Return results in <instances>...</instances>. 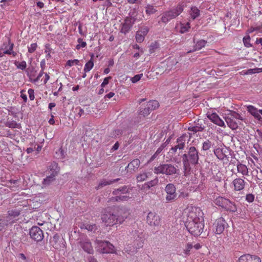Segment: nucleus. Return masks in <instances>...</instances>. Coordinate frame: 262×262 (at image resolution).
<instances>
[{
    "mask_svg": "<svg viewBox=\"0 0 262 262\" xmlns=\"http://www.w3.org/2000/svg\"><path fill=\"white\" fill-rule=\"evenodd\" d=\"M187 220L186 227L188 231L194 236L200 235L204 227L203 212L200 208H191Z\"/></svg>",
    "mask_w": 262,
    "mask_h": 262,
    "instance_id": "nucleus-1",
    "label": "nucleus"
},
{
    "mask_svg": "<svg viewBox=\"0 0 262 262\" xmlns=\"http://www.w3.org/2000/svg\"><path fill=\"white\" fill-rule=\"evenodd\" d=\"M113 196L110 198L108 201V202H120L127 201L129 199L133 197L129 195L128 188L127 186H123L115 189L112 193Z\"/></svg>",
    "mask_w": 262,
    "mask_h": 262,
    "instance_id": "nucleus-2",
    "label": "nucleus"
},
{
    "mask_svg": "<svg viewBox=\"0 0 262 262\" xmlns=\"http://www.w3.org/2000/svg\"><path fill=\"white\" fill-rule=\"evenodd\" d=\"M183 163L186 169H187L189 164L195 165L198 163L199 160L198 151L193 147L191 146L188 150L187 154L183 155Z\"/></svg>",
    "mask_w": 262,
    "mask_h": 262,
    "instance_id": "nucleus-3",
    "label": "nucleus"
},
{
    "mask_svg": "<svg viewBox=\"0 0 262 262\" xmlns=\"http://www.w3.org/2000/svg\"><path fill=\"white\" fill-rule=\"evenodd\" d=\"M133 237L134 239V250L133 251L126 250L128 253L130 254L137 252L138 249L142 248L143 246L144 242L145 240V234L141 230H135L133 231Z\"/></svg>",
    "mask_w": 262,
    "mask_h": 262,
    "instance_id": "nucleus-4",
    "label": "nucleus"
},
{
    "mask_svg": "<svg viewBox=\"0 0 262 262\" xmlns=\"http://www.w3.org/2000/svg\"><path fill=\"white\" fill-rule=\"evenodd\" d=\"M183 11V6L181 5H178L176 8L164 12L161 17V21L163 23H166L179 15Z\"/></svg>",
    "mask_w": 262,
    "mask_h": 262,
    "instance_id": "nucleus-5",
    "label": "nucleus"
},
{
    "mask_svg": "<svg viewBox=\"0 0 262 262\" xmlns=\"http://www.w3.org/2000/svg\"><path fill=\"white\" fill-rule=\"evenodd\" d=\"M96 248L102 253H115L116 249L114 246L108 241H96Z\"/></svg>",
    "mask_w": 262,
    "mask_h": 262,
    "instance_id": "nucleus-6",
    "label": "nucleus"
},
{
    "mask_svg": "<svg viewBox=\"0 0 262 262\" xmlns=\"http://www.w3.org/2000/svg\"><path fill=\"white\" fill-rule=\"evenodd\" d=\"M177 168L170 164H160L154 168V172L156 174H165L166 175H172L176 173Z\"/></svg>",
    "mask_w": 262,
    "mask_h": 262,
    "instance_id": "nucleus-7",
    "label": "nucleus"
},
{
    "mask_svg": "<svg viewBox=\"0 0 262 262\" xmlns=\"http://www.w3.org/2000/svg\"><path fill=\"white\" fill-rule=\"evenodd\" d=\"M117 217L116 214L107 211H105L101 215L102 222L106 226H112L118 224V222H117Z\"/></svg>",
    "mask_w": 262,
    "mask_h": 262,
    "instance_id": "nucleus-8",
    "label": "nucleus"
},
{
    "mask_svg": "<svg viewBox=\"0 0 262 262\" xmlns=\"http://www.w3.org/2000/svg\"><path fill=\"white\" fill-rule=\"evenodd\" d=\"M165 190L166 193V201L171 202L176 199L177 196L176 188L173 184L171 183L167 184L165 187Z\"/></svg>",
    "mask_w": 262,
    "mask_h": 262,
    "instance_id": "nucleus-9",
    "label": "nucleus"
},
{
    "mask_svg": "<svg viewBox=\"0 0 262 262\" xmlns=\"http://www.w3.org/2000/svg\"><path fill=\"white\" fill-rule=\"evenodd\" d=\"M79 244L82 249L89 254H93L94 250L90 241L85 236L80 237Z\"/></svg>",
    "mask_w": 262,
    "mask_h": 262,
    "instance_id": "nucleus-10",
    "label": "nucleus"
},
{
    "mask_svg": "<svg viewBox=\"0 0 262 262\" xmlns=\"http://www.w3.org/2000/svg\"><path fill=\"white\" fill-rule=\"evenodd\" d=\"M30 235L34 241H41L43 238V231L37 226H33L30 230Z\"/></svg>",
    "mask_w": 262,
    "mask_h": 262,
    "instance_id": "nucleus-11",
    "label": "nucleus"
},
{
    "mask_svg": "<svg viewBox=\"0 0 262 262\" xmlns=\"http://www.w3.org/2000/svg\"><path fill=\"white\" fill-rule=\"evenodd\" d=\"M147 222L150 226H158L161 223V218L155 212H150L147 216Z\"/></svg>",
    "mask_w": 262,
    "mask_h": 262,
    "instance_id": "nucleus-12",
    "label": "nucleus"
},
{
    "mask_svg": "<svg viewBox=\"0 0 262 262\" xmlns=\"http://www.w3.org/2000/svg\"><path fill=\"white\" fill-rule=\"evenodd\" d=\"M214 225L215 228V233L218 234L223 233L225 228L228 226L226 222L222 217L217 219L215 221Z\"/></svg>",
    "mask_w": 262,
    "mask_h": 262,
    "instance_id": "nucleus-13",
    "label": "nucleus"
},
{
    "mask_svg": "<svg viewBox=\"0 0 262 262\" xmlns=\"http://www.w3.org/2000/svg\"><path fill=\"white\" fill-rule=\"evenodd\" d=\"M57 166L56 163L52 164V168L51 169L52 171V173L49 176L44 179L42 181V187H46L49 185L54 180L55 175L57 173L56 170Z\"/></svg>",
    "mask_w": 262,
    "mask_h": 262,
    "instance_id": "nucleus-14",
    "label": "nucleus"
},
{
    "mask_svg": "<svg viewBox=\"0 0 262 262\" xmlns=\"http://www.w3.org/2000/svg\"><path fill=\"white\" fill-rule=\"evenodd\" d=\"M246 107L247 111L248 113H249L257 120L262 122V117L261 116L262 110H258L257 108L251 105H247Z\"/></svg>",
    "mask_w": 262,
    "mask_h": 262,
    "instance_id": "nucleus-15",
    "label": "nucleus"
},
{
    "mask_svg": "<svg viewBox=\"0 0 262 262\" xmlns=\"http://www.w3.org/2000/svg\"><path fill=\"white\" fill-rule=\"evenodd\" d=\"M135 19L134 18L131 17L126 18L122 25L121 32L124 34L127 33L135 23Z\"/></svg>",
    "mask_w": 262,
    "mask_h": 262,
    "instance_id": "nucleus-16",
    "label": "nucleus"
},
{
    "mask_svg": "<svg viewBox=\"0 0 262 262\" xmlns=\"http://www.w3.org/2000/svg\"><path fill=\"white\" fill-rule=\"evenodd\" d=\"M207 117L208 119L212 122L213 123L221 126L224 127L225 126V123L224 121L220 118L219 115L215 113H207Z\"/></svg>",
    "mask_w": 262,
    "mask_h": 262,
    "instance_id": "nucleus-17",
    "label": "nucleus"
},
{
    "mask_svg": "<svg viewBox=\"0 0 262 262\" xmlns=\"http://www.w3.org/2000/svg\"><path fill=\"white\" fill-rule=\"evenodd\" d=\"M232 185L234 186V190L235 191H241L244 189L246 182L242 178H236L232 181Z\"/></svg>",
    "mask_w": 262,
    "mask_h": 262,
    "instance_id": "nucleus-18",
    "label": "nucleus"
},
{
    "mask_svg": "<svg viewBox=\"0 0 262 262\" xmlns=\"http://www.w3.org/2000/svg\"><path fill=\"white\" fill-rule=\"evenodd\" d=\"M190 28V25L189 22L186 23H180L177 24L176 26L177 31L182 34L188 32Z\"/></svg>",
    "mask_w": 262,
    "mask_h": 262,
    "instance_id": "nucleus-19",
    "label": "nucleus"
},
{
    "mask_svg": "<svg viewBox=\"0 0 262 262\" xmlns=\"http://www.w3.org/2000/svg\"><path fill=\"white\" fill-rule=\"evenodd\" d=\"M129 213L128 210L125 209H121L118 211V215H117V222L118 224H121L128 217Z\"/></svg>",
    "mask_w": 262,
    "mask_h": 262,
    "instance_id": "nucleus-20",
    "label": "nucleus"
},
{
    "mask_svg": "<svg viewBox=\"0 0 262 262\" xmlns=\"http://www.w3.org/2000/svg\"><path fill=\"white\" fill-rule=\"evenodd\" d=\"M185 137L181 136L177 140L178 144L174 147L171 148V150L175 152L177 149H182L185 146Z\"/></svg>",
    "mask_w": 262,
    "mask_h": 262,
    "instance_id": "nucleus-21",
    "label": "nucleus"
},
{
    "mask_svg": "<svg viewBox=\"0 0 262 262\" xmlns=\"http://www.w3.org/2000/svg\"><path fill=\"white\" fill-rule=\"evenodd\" d=\"M224 208L227 211L231 212H235L237 211V207L235 204L234 202H231L229 199H228L227 202L226 203Z\"/></svg>",
    "mask_w": 262,
    "mask_h": 262,
    "instance_id": "nucleus-22",
    "label": "nucleus"
},
{
    "mask_svg": "<svg viewBox=\"0 0 262 262\" xmlns=\"http://www.w3.org/2000/svg\"><path fill=\"white\" fill-rule=\"evenodd\" d=\"M237 170L238 173L243 176H249V171L247 167L243 164L239 163L237 165Z\"/></svg>",
    "mask_w": 262,
    "mask_h": 262,
    "instance_id": "nucleus-23",
    "label": "nucleus"
},
{
    "mask_svg": "<svg viewBox=\"0 0 262 262\" xmlns=\"http://www.w3.org/2000/svg\"><path fill=\"white\" fill-rule=\"evenodd\" d=\"M228 199L222 196H219L214 200V203L215 205L224 208Z\"/></svg>",
    "mask_w": 262,
    "mask_h": 262,
    "instance_id": "nucleus-24",
    "label": "nucleus"
},
{
    "mask_svg": "<svg viewBox=\"0 0 262 262\" xmlns=\"http://www.w3.org/2000/svg\"><path fill=\"white\" fill-rule=\"evenodd\" d=\"M117 181V179L110 180V181H108V180H106L105 179L102 180V181H101L100 182L98 186L97 187H96V188L97 189H100V188H102L103 186L110 185L113 183L116 182Z\"/></svg>",
    "mask_w": 262,
    "mask_h": 262,
    "instance_id": "nucleus-25",
    "label": "nucleus"
},
{
    "mask_svg": "<svg viewBox=\"0 0 262 262\" xmlns=\"http://www.w3.org/2000/svg\"><path fill=\"white\" fill-rule=\"evenodd\" d=\"M159 106V102L157 100H151L149 101L146 106L148 108V109L151 111L156 108H158Z\"/></svg>",
    "mask_w": 262,
    "mask_h": 262,
    "instance_id": "nucleus-26",
    "label": "nucleus"
},
{
    "mask_svg": "<svg viewBox=\"0 0 262 262\" xmlns=\"http://www.w3.org/2000/svg\"><path fill=\"white\" fill-rule=\"evenodd\" d=\"M140 162L139 159H134L128 164V167L129 169L133 170H134L135 169H138L140 166Z\"/></svg>",
    "mask_w": 262,
    "mask_h": 262,
    "instance_id": "nucleus-27",
    "label": "nucleus"
},
{
    "mask_svg": "<svg viewBox=\"0 0 262 262\" xmlns=\"http://www.w3.org/2000/svg\"><path fill=\"white\" fill-rule=\"evenodd\" d=\"M190 15L191 18L194 19L200 15V10L196 7H192L190 11Z\"/></svg>",
    "mask_w": 262,
    "mask_h": 262,
    "instance_id": "nucleus-28",
    "label": "nucleus"
},
{
    "mask_svg": "<svg viewBox=\"0 0 262 262\" xmlns=\"http://www.w3.org/2000/svg\"><path fill=\"white\" fill-rule=\"evenodd\" d=\"M226 121L228 126L232 129H236L238 127V125L234 121L231 119L230 118H227Z\"/></svg>",
    "mask_w": 262,
    "mask_h": 262,
    "instance_id": "nucleus-29",
    "label": "nucleus"
},
{
    "mask_svg": "<svg viewBox=\"0 0 262 262\" xmlns=\"http://www.w3.org/2000/svg\"><path fill=\"white\" fill-rule=\"evenodd\" d=\"M214 153L216 157L220 160H224L225 158V155L223 152V151L220 148H217L214 150Z\"/></svg>",
    "mask_w": 262,
    "mask_h": 262,
    "instance_id": "nucleus-30",
    "label": "nucleus"
},
{
    "mask_svg": "<svg viewBox=\"0 0 262 262\" xmlns=\"http://www.w3.org/2000/svg\"><path fill=\"white\" fill-rule=\"evenodd\" d=\"M193 248V245L190 243H187L184 249V254L185 256L190 255V252Z\"/></svg>",
    "mask_w": 262,
    "mask_h": 262,
    "instance_id": "nucleus-31",
    "label": "nucleus"
},
{
    "mask_svg": "<svg viewBox=\"0 0 262 262\" xmlns=\"http://www.w3.org/2000/svg\"><path fill=\"white\" fill-rule=\"evenodd\" d=\"M81 229H85L89 231H92L96 229V226L95 224L91 225L88 224H83L81 226Z\"/></svg>",
    "mask_w": 262,
    "mask_h": 262,
    "instance_id": "nucleus-32",
    "label": "nucleus"
},
{
    "mask_svg": "<svg viewBox=\"0 0 262 262\" xmlns=\"http://www.w3.org/2000/svg\"><path fill=\"white\" fill-rule=\"evenodd\" d=\"M94 67V62L92 60H90L86 63L84 68V71L85 73L89 72Z\"/></svg>",
    "mask_w": 262,
    "mask_h": 262,
    "instance_id": "nucleus-33",
    "label": "nucleus"
},
{
    "mask_svg": "<svg viewBox=\"0 0 262 262\" xmlns=\"http://www.w3.org/2000/svg\"><path fill=\"white\" fill-rule=\"evenodd\" d=\"M77 42L78 44L76 46V49L77 50H80V49L85 48L86 46V42L84 41L81 38H79L77 39Z\"/></svg>",
    "mask_w": 262,
    "mask_h": 262,
    "instance_id": "nucleus-34",
    "label": "nucleus"
},
{
    "mask_svg": "<svg viewBox=\"0 0 262 262\" xmlns=\"http://www.w3.org/2000/svg\"><path fill=\"white\" fill-rule=\"evenodd\" d=\"M8 216L11 217L10 219L15 218L20 214V211L18 210L14 209L8 211Z\"/></svg>",
    "mask_w": 262,
    "mask_h": 262,
    "instance_id": "nucleus-35",
    "label": "nucleus"
},
{
    "mask_svg": "<svg viewBox=\"0 0 262 262\" xmlns=\"http://www.w3.org/2000/svg\"><path fill=\"white\" fill-rule=\"evenodd\" d=\"M206 42H207L204 40H201L198 41L194 47L195 50H201L203 47H205Z\"/></svg>",
    "mask_w": 262,
    "mask_h": 262,
    "instance_id": "nucleus-36",
    "label": "nucleus"
},
{
    "mask_svg": "<svg viewBox=\"0 0 262 262\" xmlns=\"http://www.w3.org/2000/svg\"><path fill=\"white\" fill-rule=\"evenodd\" d=\"M251 259V255L244 254L239 257L237 262H248V260L250 261Z\"/></svg>",
    "mask_w": 262,
    "mask_h": 262,
    "instance_id": "nucleus-37",
    "label": "nucleus"
},
{
    "mask_svg": "<svg viewBox=\"0 0 262 262\" xmlns=\"http://www.w3.org/2000/svg\"><path fill=\"white\" fill-rule=\"evenodd\" d=\"M14 63L18 69L22 70H25L27 67V63L25 61H22L21 62L15 61Z\"/></svg>",
    "mask_w": 262,
    "mask_h": 262,
    "instance_id": "nucleus-38",
    "label": "nucleus"
},
{
    "mask_svg": "<svg viewBox=\"0 0 262 262\" xmlns=\"http://www.w3.org/2000/svg\"><path fill=\"white\" fill-rule=\"evenodd\" d=\"M145 11L147 14L150 15L155 13L157 10L153 6L148 5L146 7Z\"/></svg>",
    "mask_w": 262,
    "mask_h": 262,
    "instance_id": "nucleus-39",
    "label": "nucleus"
},
{
    "mask_svg": "<svg viewBox=\"0 0 262 262\" xmlns=\"http://www.w3.org/2000/svg\"><path fill=\"white\" fill-rule=\"evenodd\" d=\"M250 39H251L249 35H247L243 38V43L246 47L250 48L252 47V45L250 43Z\"/></svg>",
    "mask_w": 262,
    "mask_h": 262,
    "instance_id": "nucleus-40",
    "label": "nucleus"
},
{
    "mask_svg": "<svg viewBox=\"0 0 262 262\" xmlns=\"http://www.w3.org/2000/svg\"><path fill=\"white\" fill-rule=\"evenodd\" d=\"M150 111L146 106L145 108H141L139 112V115L143 117L146 116L150 114Z\"/></svg>",
    "mask_w": 262,
    "mask_h": 262,
    "instance_id": "nucleus-41",
    "label": "nucleus"
},
{
    "mask_svg": "<svg viewBox=\"0 0 262 262\" xmlns=\"http://www.w3.org/2000/svg\"><path fill=\"white\" fill-rule=\"evenodd\" d=\"M79 63V60L78 59L69 60L67 61L66 67H71L74 65H78Z\"/></svg>",
    "mask_w": 262,
    "mask_h": 262,
    "instance_id": "nucleus-42",
    "label": "nucleus"
},
{
    "mask_svg": "<svg viewBox=\"0 0 262 262\" xmlns=\"http://www.w3.org/2000/svg\"><path fill=\"white\" fill-rule=\"evenodd\" d=\"M188 129L189 131L193 132V133H196L203 130V128L201 126H195L189 127Z\"/></svg>",
    "mask_w": 262,
    "mask_h": 262,
    "instance_id": "nucleus-43",
    "label": "nucleus"
},
{
    "mask_svg": "<svg viewBox=\"0 0 262 262\" xmlns=\"http://www.w3.org/2000/svg\"><path fill=\"white\" fill-rule=\"evenodd\" d=\"M212 146L211 142L209 140H206L203 143L202 149L204 150H208Z\"/></svg>",
    "mask_w": 262,
    "mask_h": 262,
    "instance_id": "nucleus-44",
    "label": "nucleus"
},
{
    "mask_svg": "<svg viewBox=\"0 0 262 262\" xmlns=\"http://www.w3.org/2000/svg\"><path fill=\"white\" fill-rule=\"evenodd\" d=\"M145 38V36L141 34L138 31L137 32L136 35V39L138 42L141 43L143 41Z\"/></svg>",
    "mask_w": 262,
    "mask_h": 262,
    "instance_id": "nucleus-45",
    "label": "nucleus"
},
{
    "mask_svg": "<svg viewBox=\"0 0 262 262\" xmlns=\"http://www.w3.org/2000/svg\"><path fill=\"white\" fill-rule=\"evenodd\" d=\"M148 177L146 173H143L137 177V180L138 182H142L145 181Z\"/></svg>",
    "mask_w": 262,
    "mask_h": 262,
    "instance_id": "nucleus-46",
    "label": "nucleus"
},
{
    "mask_svg": "<svg viewBox=\"0 0 262 262\" xmlns=\"http://www.w3.org/2000/svg\"><path fill=\"white\" fill-rule=\"evenodd\" d=\"M143 74L136 75L130 79V80L133 83H135L141 79V78L143 77Z\"/></svg>",
    "mask_w": 262,
    "mask_h": 262,
    "instance_id": "nucleus-47",
    "label": "nucleus"
},
{
    "mask_svg": "<svg viewBox=\"0 0 262 262\" xmlns=\"http://www.w3.org/2000/svg\"><path fill=\"white\" fill-rule=\"evenodd\" d=\"M37 45L36 43H31L29 47H28V52L30 53H33L37 49Z\"/></svg>",
    "mask_w": 262,
    "mask_h": 262,
    "instance_id": "nucleus-48",
    "label": "nucleus"
},
{
    "mask_svg": "<svg viewBox=\"0 0 262 262\" xmlns=\"http://www.w3.org/2000/svg\"><path fill=\"white\" fill-rule=\"evenodd\" d=\"M9 43L10 44L9 49L4 51V54L11 55L13 53L12 51L13 49V43H11L10 41H9Z\"/></svg>",
    "mask_w": 262,
    "mask_h": 262,
    "instance_id": "nucleus-49",
    "label": "nucleus"
},
{
    "mask_svg": "<svg viewBox=\"0 0 262 262\" xmlns=\"http://www.w3.org/2000/svg\"><path fill=\"white\" fill-rule=\"evenodd\" d=\"M158 181H159L158 178H156L154 180L148 182L147 184V185L148 188H150V187H152L158 184Z\"/></svg>",
    "mask_w": 262,
    "mask_h": 262,
    "instance_id": "nucleus-50",
    "label": "nucleus"
},
{
    "mask_svg": "<svg viewBox=\"0 0 262 262\" xmlns=\"http://www.w3.org/2000/svg\"><path fill=\"white\" fill-rule=\"evenodd\" d=\"M112 79L111 76H108L107 77H106L104 79L103 81L101 84V88H104L107 84H108L109 82V80Z\"/></svg>",
    "mask_w": 262,
    "mask_h": 262,
    "instance_id": "nucleus-51",
    "label": "nucleus"
},
{
    "mask_svg": "<svg viewBox=\"0 0 262 262\" xmlns=\"http://www.w3.org/2000/svg\"><path fill=\"white\" fill-rule=\"evenodd\" d=\"M254 200V195L251 193H249L248 194L246 195V200L249 202V203H251L252 202H253Z\"/></svg>",
    "mask_w": 262,
    "mask_h": 262,
    "instance_id": "nucleus-52",
    "label": "nucleus"
},
{
    "mask_svg": "<svg viewBox=\"0 0 262 262\" xmlns=\"http://www.w3.org/2000/svg\"><path fill=\"white\" fill-rule=\"evenodd\" d=\"M251 259L250 261L248 260V262H261L260 258L256 255H251Z\"/></svg>",
    "mask_w": 262,
    "mask_h": 262,
    "instance_id": "nucleus-53",
    "label": "nucleus"
},
{
    "mask_svg": "<svg viewBox=\"0 0 262 262\" xmlns=\"http://www.w3.org/2000/svg\"><path fill=\"white\" fill-rule=\"evenodd\" d=\"M138 31L145 36L148 32V29L147 27H145L140 29Z\"/></svg>",
    "mask_w": 262,
    "mask_h": 262,
    "instance_id": "nucleus-54",
    "label": "nucleus"
},
{
    "mask_svg": "<svg viewBox=\"0 0 262 262\" xmlns=\"http://www.w3.org/2000/svg\"><path fill=\"white\" fill-rule=\"evenodd\" d=\"M28 93L29 95V98L31 100H33L34 99V90L31 89H29L28 91Z\"/></svg>",
    "mask_w": 262,
    "mask_h": 262,
    "instance_id": "nucleus-55",
    "label": "nucleus"
},
{
    "mask_svg": "<svg viewBox=\"0 0 262 262\" xmlns=\"http://www.w3.org/2000/svg\"><path fill=\"white\" fill-rule=\"evenodd\" d=\"M43 71H41L38 74V76H37V77L36 78H35L33 80V82H34V83H36L37 82H38V81L40 79V78L42 77V76L43 75Z\"/></svg>",
    "mask_w": 262,
    "mask_h": 262,
    "instance_id": "nucleus-56",
    "label": "nucleus"
},
{
    "mask_svg": "<svg viewBox=\"0 0 262 262\" xmlns=\"http://www.w3.org/2000/svg\"><path fill=\"white\" fill-rule=\"evenodd\" d=\"M257 25L255 27H251L250 28H249L247 30V32L248 33H252L254 31H256L257 32Z\"/></svg>",
    "mask_w": 262,
    "mask_h": 262,
    "instance_id": "nucleus-57",
    "label": "nucleus"
},
{
    "mask_svg": "<svg viewBox=\"0 0 262 262\" xmlns=\"http://www.w3.org/2000/svg\"><path fill=\"white\" fill-rule=\"evenodd\" d=\"M51 51V49L50 48V45L49 44H47L45 46V53H50Z\"/></svg>",
    "mask_w": 262,
    "mask_h": 262,
    "instance_id": "nucleus-58",
    "label": "nucleus"
},
{
    "mask_svg": "<svg viewBox=\"0 0 262 262\" xmlns=\"http://www.w3.org/2000/svg\"><path fill=\"white\" fill-rule=\"evenodd\" d=\"M88 262H98L97 259L93 256H90L88 258Z\"/></svg>",
    "mask_w": 262,
    "mask_h": 262,
    "instance_id": "nucleus-59",
    "label": "nucleus"
},
{
    "mask_svg": "<svg viewBox=\"0 0 262 262\" xmlns=\"http://www.w3.org/2000/svg\"><path fill=\"white\" fill-rule=\"evenodd\" d=\"M257 133L258 134V137L259 138V139H258V141H260L262 143V132H261L259 130H257Z\"/></svg>",
    "mask_w": 262,
    "mask_h": 262,
    "instance_id": "nucleus-60",
    "label": "nucleus"
},
{
    "mask_svg": "<svg viewBox=\"0 0 262 262\" xmlns=\"http://www.w3.org/2000/svg\"><path fill=\"white\" fill-rule=\"evenodd\" d=\"M115 95V93L113 92H110L108 94L106 95L105 96V98H107L108 99H110L112 98Z\"/></svg>",
    "mask_w": 262,
    "mask_h": 262,
    "instance_id": "nucleus-61",
    "label": "nucleus"
},
{
    "mask_svg": "<svg viewBox=\"0 0 262 262\" xmlns=\"http://www.w3.org/2000/svg\"><path fill=\"white\" fill-rule=\"evenodd\" d=\"M257 33H262V23L260 24L257 25Z\"/></svg>",
    "mask_w": 262,
    "mask_h": 262,
    "instance_id": "nucleus-62",
    "label": "nucleus"
},
{
    "mask_svg": "<svg viewBox=\"0 0 262 262\" xmlns=\"http://www.w3.org/2000/svg\"><path fill=\"white\" fill-rule=\"evenodd\" d=\"M49 78H50L49 75L47 73H46L45 74V77L44 80H43L44 84H46L48 82V81L49 80Z\"/></svg>",
    "mask_w": 262,
    "mask_h": 262,
    "instance_id": "nucleus-63",
    "label": "nucleus"
},
{
    "mask_svg": "<svg viewBox=\"0 0 262 262\" xmlns=\"http://www.w3.org/2000/svg\"><path fill=\"white\" fill-rule=\"evenodd\" d=\"M255 42L256 44H260L262 46V38H257Z\"/></svg>",
    "mask_w": 262,
    "mask_h": 262,
    "instance_id": "nucleus-64",
    "label": "nucleus"
}]
</instances>
